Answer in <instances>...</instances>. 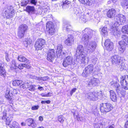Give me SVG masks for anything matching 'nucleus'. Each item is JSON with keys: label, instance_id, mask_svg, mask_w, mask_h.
I'll return each instance as SVG.
<instances>
[{"label": "nucleus", "instance_id": "a18cd8bd", "mask_svg": "<svg viewBox=\"0 0 128 128\" xmlns=\"http://www.w3.org/2000/svg\"><path fill=\"white\" fill-rule=\"evenodd\" d=\"M30 2L28 0H24L22 2V6H25L28 2Z\"/></svg>", "mask_w": 128, "mask_h": 128}, {"label": "nucleus", "instance_id": "f704fd0d", "mask_svg": "<svg viewBox=\"0 0 128 128\" xmlns=\"http://www.w3.org/2000/svg\"><path fill=\"white\" fill-rule=\"evenodd\" d=\"M5 96L6 98H7L8 100L10 101V102L11 103L12 102L13 100V99L12 98V96H10V92H9L8 94H6Z\"/></svg>", "mask_w": 128, "mask_h": 128}, {"label": "nucleus", "instance_id": "9d476101", "mask_svg": "<svg viewBox=\"0 0 128 128\" xmlns=\"http://www.w3.org/2000/svg\"><path fill=\"white\" fill-rule=\"evenodd\" d=\"M46 41L44 39L40 38L37 40L36 41L34 47L36 50H41L46 44Z\"/></svg>", "mask_w": 128, "mask_h": 128}, {"label": "nucleus", "instance_id": "bb28decb", "mask_svg": "<svg viewBox=\"0 0 128 128\" xmlns=\"http://www.w3.org/2000/svg\"><path fill=\"white\" fill-rule=\"evenodd\" d=\"M6 73L4 66H2V65H1L0 66V75L4 78L6 76Z\"/></svg>", "mask_w": 128, "mask_h": 128}, {"label": "nucleus", "instance_id": "dca6fc26", "mask_svg": "<svg viewBox=\"0 0 128 128\" xmlns=\"http://www.w3.org/2000/svg\"><path fill=\"white\" fill-rule=\"evenodd\" d=\"M104 46L106 48L108 51L112 50L113 48V44L110 40H106Z\"/></svg>", "mask_w": 128, "mask_h": 128}, {"label": "nucleus", "instance_id": "0eeeda50", "mask_svg": "<svg viewBox=\"0 0 128 128\" xmlns=\"http://www.w3.org/2000/svg\"><path fill=\"white\" fill-rule=\"evenodd\" d=\"M86 45L85 47L86 48V50L88 53L90 54L93 52L96 49L97 46L96 42L94 40L91 41L89 43Z\"/></svg>", "mask_w": 128, "mask_h": 128}, {"label": "nucleus", "instance_id": "bf43d9fd", "mask_svg": "<svg viewBox=\"0 0 128 128\" xmlns=\"http://www.w3.org/2000/svg\"><path fill=\"white\" fill-rule=\"evenodd\" d=\"M78 8H74V13L77 14H78Z\"/></svg>", "mask_w": 128, "mask_h": 128}, {"label": "nucleus", "instance_id": "338daca9", "mask_svg": "<svg viewBox=\"0 0 128 128\" xmlns=\"http://www.w3.org/2000/svg\"><path fill=\"white\" fill-rule=\"evenodd\" d=\"M12 92L14 94H16L18 93L17 90L14 89L13 90Z\"/></svg>", "mask_w": 128, "mask_h": 128}, {"label": "nucleus", "instance_id": "c756f323", "mask_svg": "<svg viewBox=\"0 0 128 128\" xmlns=\"http://www.w3.org/2000/svg\"><path fill=\"white\" fill-rule=\"evenodd\" d=\"M22 81L20 80H16L12 81V84L14 86H17L21 85V84H22Z\"/></svg>", "mask_w": 128, "mask_h": 128}, {"label": "nucleus", "instance_id": "49530a36", "mask_svg": "<svg viewBox=\"0 0 128 128\" xmlns=\"http://www.w3.org/2000/svg\"><path fill=\"white\" fill-rule=\"evenodd\" d=\"M31 43V42L30 41L27 42V41H25L23 42V44L24 46L27 47L28 44L30 45Z\"/></svg>", "mask_w": 128, "mask_h": 128}, {"label": "nucleus", "instance_id": "7c9ffc66", "mask_svg": "<svg viewBox=\"0 0 128 128\" xmlns=\"http://www.w3.org/2000/svg\"><path fill=\"white\" fill-rule=\"evenodd\" d=\"M90 73L84 69L83 70L82 75V77L86 78L90 76Z\"/></svg>", "mask_w": 128, "mask_h": 128}, {"label": "nucleus", "instance_id": "1a4fd4ad", "mask_svg": "<svg viewBox=\"0 0 128 128\" xmlns=\"http://www.w3.org/2000/svg\"><path fill=\"white\" fill-rule=\"evenodd\" d=\"M62 46L61 44L58 45L56 52V56L57 58L60 59L63 58L67 54V52L62 51Z\"/></svg>", "mask_w": 128, "mask_h": 128}, {"label": "nucleus", "instance_id": "09e8293b", "mask_svg": "<svg viewBox=\"0 0 128 128\" xmlns=\"http://www.w3.org/2000/svg\"><path fill=\"white\" fill-rule=\"evenodd\" d=\"M28 88H29L28 89L29 90L32 91H34L35 90V88L34 86L32 85L31 86L30 85V86H29Z\"/></svg>", "mask_w": 128, "mask_h": 128}, {"label": "nucleus", "instance_id": "6ab92c4d", "mask_svg": "<svg viewBox=\"0 0 128 128\" xmlns=\"http://www.w3.org/2000/svg\"><path fill=\"white\" fill-rule=\"evenodd\" d=\"M74 38L73 36L69 34L68 36V38L65 41V44L68 46H71L74 42Z\"/></svg>", "mask_w": 128, "mask_h": 128}, {"label": "nucleus", "instance_id": "c9c22d12", "mask_svg": "<svg viewBox=\"0 0 128 128\" xmlns=\"http://www.w3.org/2000/svg\"><path fill=\"white\" fill-rule=\"evenodd\" d=\"M122 31L123 32L128 34V26L126 25L123 26L122 29Z\"/></svg>", "mask_w": 128, "mask_h": 128}, {"label": "nucleus", "instance_id": "2eb2a0df", "mask_svg": "<svg viewBox=\"0 0 128 128\" xmlns=\"http://www.w3.org/2000/svg\"><path fill=\"white\" fill-rule=\"evenodd\" d=\"M97 79L92 77L88 80H86V84L88 86L92 87L96 85L97 82Z\"/></svg>", "mask_w": 128, "mask_h": 128}, {"label": "nucleus", "instance_id": "e2e57ef3", "mask_svg": "<svg viewBox=\"0 0 128 128\" xmlns=\"http://www.w3.org/2000/svg\"><path fill=\"white\" fill-rule=\"evenodd\" d=\"M38 86H39L38 89L40 91H41L42 90H44V88L40 86V85H38Z\"/></svg>", "mask_w": 128, "mask_h": 128}, {"label": "nucleus", "instance_id": "ddd939ff", "mask_svg": "<svg viewBox=\"0 0 128 128\" xmlns=\"http://www.w3.org/2000/svg\"><path fill=\"white\" fill-rule=\"evenodd\" d=\"M47 60L50 62H52L55 58L54 50L53 49L48 50L46 56Z\"/></svg>", "mask_w": 128, "mask_h": 128}, {"label": "nucleus", "instance_id": "412c9836", "mask_svg": "<svg viewBox=\"0 0 128 128\" xmlns=\"http://www.w3.org/2000/svg\"><path fill=\"white\" fill-rule=\"evenodd\" d=\"M25 122L29 126L33 128L36 127V124L35 122L33 119L30 118L26 120Z\"/></svg>", "mask_w": 128, "mask_h": 128}, {"label": "nucleus", "instance_id": "2f4dec72", "mask_svg": "<svg viewBox=\"0 0 128 128\" xmlns=\"http://www.w3.org/2000/svg\"><path fill=\"white\" fill-rule=\"evenodd\" d=\"M121 5L123 8H128V0H123V1L121 2Z\"/></svg>", "mask_w": 128, "mask_h": 128}, {"label": "nucleus", "instance_id": "72a5a7b5", "mask_svg": "<svg viewBox=\"0 0 128 128\" xmlns=\"http://www.w3.org/2000/svg\"><path fill=\"white\" fill-rule=\"evenodd\" d=\"M101 33L104 35H107L108 34V29L106 27H103L101 30Z\"/></svg>", "mask_w": 128, "mask_h": 128}, {"label": "nucleus", "instance_id": "864d4df0", "mask_svg": "<svg viewBox=\"0 0 128 128\" xmlns=\"http://www.w3.org/2000/svg\"><path fill=\"white\" fill-rule=\"evenodd\" d=\"M50 100H42V101L41 102V103L42 104H45L46 103L47 104H50Z\"/></svg>", "mask_w": 128, "mask_h": 128}, {"label": "nucleus", "instance_id": "774afa93", "mask_svg": "<svg viewBox=\"0 0 128 128\" xmlns=\"http://www.w3.org/2000/svg\"><path fill=\"white\" fill-rule=\"evenodd\" d=\"M39 120L40 121H42L43 120V117L41 116H40L38 118Z\"/></svg>", "mask_w": 128, "mask_h": 128}, {"label": "nucleus", "instance_id": "c85d7f7f", "mask_svg": "<svg viewBox=\"0 0 128 128\" xmlns=\"http://www.w3.org/2000/svg\"><path fill=\"white\" fill-rule=\"evenodd\" d=\"M85 69L91 74L94 69V66L92 64H90L86 67Z\"/></svg>", "mask_w": 128, "mask_h": 128}, {"label": "nucleus", "instance_id": "79ce46f5", "mask_svg": "<svg viewBox=\"0 0 128 128\" xmlns=\"http://www.w3.org/2000/svg\"><path fill=\"white\" fill-rule=\"evenodd\" d=\"M58 120L60 123H63L65 119L63 116H58Z\"/></svg>", "mask_w": 128, "mask_h": 128}, {"label": "nucleus", "instance_id": "f8f14e48", "mask_svg": "<svg viewBox=\"0 0 128 128\" xmlns=\"http://www.w3.org/2000/svg\"><path fill=\"white\" fill-rule=\"evenodd\" d=\"M14 10L12 6H9L4 12V13L7 18L9 19L12 18L14 14Z\"/></svg>", "mask_w": 128, "mask_h": 128}, {"label": "nucleus", "instance_id": "e433bc0d", "mask_svg": "<svg viewBox=\"0 0 128 128\" xmlns=\"http://www.w3.org/2000/svg\"><path fill=\"white\" fill-rule=\"evenodd\" d=\"M74 118H76L78 121H82L83 120V118L82 117L80 116L78 114L76 115V114L74 113Z\"/></svg>", "mask_w": 128, "mask_h": 128}, {"label": "nucleus", "instance_id": "f257e3e1", "mask_svg": "<svg viewBox=\"0 0 128 128\" xmlns=\"http://www.w3.org/2000/svg\"><path fill=\"white\" fill-rule=\"evenodd\" d=\"M75 56L76 58L74 60V63L75 64L82 63L86 64V56L84 52V48L82 46L79 45L78 46Z\"/></svg>", "mask_w": 128, "mask_h": 128}, {"label": "nucleus", "instance_id": "3c124183", "mask_svg": "<svg viewBox=\"0 0 128 128\" xmlns=\"http://www.w3.org/2000/svg\"><path fill=\"white\" fill-rule=\"evenodd\" d=\"M115 89L118 94H119L121 93V90L120 89V87L115 88Z\"/></svg>", "mask_w": 128, "mask_h": 128}, {"label": "nucleus", "instance_id": "603ef678", "mask_svg": "<svg viewBox=\"0 0 128 128\" xmlns=\"http://www.w3.org/2000/svg\"><path fill=\"white\" fill-rule=\"evenodd\" d=\"M113 33L114 35H116L118 34V31L117 29H114L113 31Z\"/></svg>", "mask_w": 128, "mask_h": 128}, {"label": "nucleus", "instance_id": "b1692460", "mask_svg": "<svg viewBox=\"0 0 128 128\" xmlns=\"http://www.w3.org/2000/svg\"><path fill=\"white\" fill-rule=\"evenodd\" d=\"M70 2L68 0H63L62 4V8L65 9L70 7Z\"/></svg>", "mask_w": 128, "mask_h": 128}, {"label": "nucleus", "instance_id": "5fc2aeb1", "mask_svg": "<svg viewBox=\"0 0 128 128\" xmlns=\"http://www.w3.org/2000/svg\"><path fill=\"white\" fill-rule=\"evenodd\" d=\"M23 64H19L18 65V68L20 69H22L24 68Z\"/></svg>", "mask_w": 128, "mask_h": 128}, {"label": "nucleus", "instance_id": "393cba45", "mask_svg": "<svg viewBox=\"0 0 128 128\" xmlns=\"http://www.w3.org/2000/svg\"><path fill=\"white\" fill-rule=\"evenodd\" d=\"M109 92L110 94V98L111 100L114 102L116 101L117 98L115 92L112 90H110Z\"/></svg>", "mask_w": 128, "mask_h": 128}, {"label": "nucleus", "instance_id": "cd10ccee", "mask_svg": "<svg viewBox=\"0 0 128 128\" xmlns=\"http://www.w3.org/2000/svg\"><path fill=\"white\" fill-rule=\"evenodd\" d=\"M31 83L30 81H26L25 82L24 84H22L20 86V87L24 89V88H28L30 85Z\"/></svg>", "mask_w": 128, "mask_h": 128}, {"label": "nucleus", "instance_id": "f3484780", "mask_svg": "<svg viewBox=\"0 0 128 128\" xmlns=\"http://www.w3.org/2000/svg\"><path fill=\"white\" fill-rule=\"evenodd\" d=\"M127 76H122L120 78V82L122 86V88L126 90H128L127 88V81L128 80Z\"/></svg>", "mask_w": 128, "mask_h": 128}, {"label": "nucleus", "instance_id": "f03ea898", "mask_svg": "<svg viewBox=\"0 0 128 128\" xmlns=\"http://www.w3.org/2000/svg\"><path fill=\"white\" fill-rule=\"evenodd\" d=\"M83 33L86 34L87 32L88 34H83L82 38V41L84 42L85 44H88L90 39L92 37L93 35L96 33V30H93L89 28H86L82 31Z\"/></svg>", "mask_w": 128, "mask_h": 128}, {"label": "nucleus", "instance_id": "6e6d98bb", "mask_svg": "<svg viewBox=\"0 0 128 128\" xmlns=\"http://www.w3.org/2000/svg\"><path fill=\"white\" fill-rule=\"evenodd\" d=\"M23 66L24 67L26 68H30V66L28 64H24Z\"/></svg>", "mask_w": 128, "mask_h": 128}, {"label": "nucleus", "instance_id": "052dcab7", "mask_svg": "<svg viewBox=\"0 0 128 128\" xmlns=\"http://www.w3.org/2000/svg\"><path fill=\"white\" fill-rule=\"evenodd\" d=\"M7 116H6V113H4L3 115V116L2 118V120H4L6 118Z\"/></svg>", "mask_w": 128, "mask_h": 128}, {"label": "nucleus", "instance_id": "ea45409f", "mask_svg": "<svg viewBox=\"0 0 128 128\" xmlns=\"http://www.w3.org/2000/svg\"><path fill=\"white\" fill-rule=\"evenodd\" d=\"M12 118L11 116L8 117L6 118V124L7 125H9V124L12 121Z\"/></svg>", "mask_w": 128, "mask_h": 128}, {"label": "nucleus", "instance_id": "39448f33", "mask_svg": "<svg viewBox=\"0 0 128 128\" xmlns=\"http://www.w3.org/2000/svg\"><path fill=\"white\" fill-rule=\"evenodd\" d=\"M66 57L64 60L62 65L63 66L64 68L68 67L72 64L73 59L72 57L71 56V54L67 52V54L64 57Z\"/></svg>", "mask_w": 128, "mask_h": 128}, {"label": "nucleus", "instance_id": "6e6552de", "mask_svg": "<svg viewBox=\"0 0 128 128\" xmlns=\"http://www.w3.org/2000/svg\"><path fill=\"white\" fill-rule=\"evenodd\" d=\"M114 20L116 22L114 23L115 26H118L119 25L122 24L124 23L126 21V17L123 15L119 14L116 16L114 18Z\"/></svg>", "mask_w": 128, "mask_h": 128}, {"label": "nucleus", "instance_id": "9b49d317", "mask_svg": "<svg viewBox=\"0 0 128 128\" xmlns=\"http://www.w3.org/2000/svg\"><path fill=\"white\" fill-rule=\"evenodd\" d=\"M27 28V26L25 24H22L19 26L18 30V35L20 38H21L24 37Z\"/></svg>", "mask_w": 128, "mask_h": 128}, {"label": "nucleus", "instance_id": "a19ab883", "mask_svg": "<svg viewBox=\"0 0 128 128\" xmlns=\"http://www.w3.org/2000/svg\"><path fill=\"white\" fill-rule=\"evenodd\" d=\"M94 128H102V124L101 123H96L94 124Z\"/></svg>", "mask_w": 128, "mask_h": 128}, {"label": "nucleus", "instance_id": "4d7b16f0", "mask_svg": "<svg viewBox=\"0 0 128 128\" xmlns=\"http://www.w3.org/2000/svg\"><path fill=\"white\" fill-rule=\"evenodd\" d=\"M5 57L6 60L8 62L10 60V59L8 58V54L7 53L6 54Z\"/></svg>", "mask_w": 128, "mask_h": 128}, {"label": "nucleus", "instance_id": "a878e982", "mask_svg": "<svg viewBox=\"0 0 128 128\" xmlns=\"http://www.w3.org/2000/svg\"><path fill=\"white\" fill-rule=\"evenodd\" d=\"M18 60L20 62L26 63H28L29 60L24 56L22 55L18 56Z\"/></svg>", "mask_w": 128, "mask_h": 128}, {"label": "nucleus", "instance_id": "4468645a", "mask_svg": "<svg viewBox=\"0 0 128 128\" xmlns=\"http://www.w3.org/2000/svg\"><path fill=\"white\" fill-rule=\"evenodd\" d=\"M54 25L51 22H48L46 24V28L49 30V33L51 35L53 34L54 31Z\"/></svg>", "mask_w": 128, "mask_h": 128}, {"label": "nucleus", "instance_id": "20e7f679", "mask_svg": "<svg viewBox=\"0 0 128 128\" xmlns=\"http://www.w3.org/2000/svg\"><path fill=\"white\" fill-rule=\"evenodd\" d=\"M103 94L101 91L99 92H86L85 94V96L87 98L90 100L95 101L98 99V96H101V98H102V96H103Z\"/></svg>", "mask_w": 128, "mask_h": 128}, {"label": "nucleus", "instance_id": "680f3d73", "mask_svg": "<svg viewBox=\"0 0 128 128\" xmlns=\"http://www.w3.org/2000/svg\"><path fill=\"white\" fill-rule=\"evenodd\" d=\"M48 76H46L42 77V80L45 81L47 80L48 78Z\"/></svg>", "mask_w": 128, "mask_h": 128}, {"label": "nucleus", "instance_id": "37998d69", "mask_svg": "<svg viewBox=\"0 0 128 128\" xmlns=\"http://www.w3.org/2000/svg\"><path fill=\"white\" fill-rule=\"evenodd\" d=\"M112 86L114 87L115 89V88L120 87V85L117 82H114L112 84Z\"/></svg>", "mask_w": 128, "mask_h": 128}, {"label": "nucleus", "instance_id": "a211bd4d", "mask_svg": "<svg viewBox=\"0 0 128 128\" xmlns=\"http://www.w3.org/2000/svg\"><path fill=\"white\" fill-rule=\"evenodd\" d=\"M120 60L118 56L114 55L111 58V62L113 64L117 66L120 62Z\"/></svg>", "mask_w": 128, "mask_h": 128}, {"label": "nucleus", "instance_id": "5701e85b", "mask_svg": "<svg viewBox=\"0 0 128 128\" xmlns=\"http://www.w3.org/2000/svg\"><path fill=\"white\" fill-rule=\"evenodd\" d=\"M116 13L115 9L112 8L107 12L106 14L107 16L110 18H112L114 17Z\"/></svg>", "mask_w": 128, "mask_h": 128}, {"label": "nucleus", "instance_id": "0e129e2a", "mask_svg": "<svg viewBox=\"0 0 128 128\" xmlns=\"http://www.w3.org/2000/svg\"><path fill=\"white\" fill-rule=\"evenodd\" d=\"M42 13V10H41L40 9H39L38 10L37 13H36V14H41Z\"/></svg>", "mask_w": 128, "mask_h": 128}, {"label": "nucleus", "instance_id": "8fccbe9b", "mask_svg": "<svg viewBox=\"0 0 128 128\" xmlns=\"http://www.w3.org/2000/svg\"><path fill=\"white\" fill-rule=\"evenodd\" d=\"M39 107V106L38 105L37 106H32L31 108V109L33 110H36L38 109Z\"/></svg>", "mask_w": 128, "mask_h": 128}, {"label": "nucleus", "instance_id": "de8ad7c7", "mask_svg": "<svg viewBox=\"0 0 128 128\" xmlns=\"http://www.w3.org/2000/svg\"><path fill=\"white\" fill-rule=\"evenodd\" d=\"M30 2L32 4L36 5L38 2L37 0H30Z\"/></svg>", "mask_w": 128, "mask_h": 128}, {"label": "nucleus", "instance_id": "423d86ee", "mask_svg": "<svg viewBox=\"0 0 128 128\" xmlns=\"http://www.w3.org/2000/svg\"><path fill=\"white\" fill-rule=\"evenodd\" d=\"M113 108V106L108 103H103L100 104V111L103 113L110 111Z\"/></svg>", "mask_w": 128, "mask_h": 128}, {"label": "nucleus", "instance_id": "4c0bfd02", "mask_svg": "<svg viewBox=\"0 0 128 128\" xmlns=\"http://www.w3.org/2000/svg\"><path fill=\"white\" fill-rule=\"evenodd\" d=\"M12 66L14 68H16L18 64L16 62V61L14 60H12L11 62Z\"/></svg>", "mask_w": 128, "mask_h": 128}, {"label": "nucleus", "instance_id": "58836bf2", "mask_svg": "<svg viewBox=\"0 0 128 128\" xmlns=\"http://www.w3.org/2000/svg\"><path fill=\"white\" fill-rule=\"evenodd\" d=\"M18 124L16 121H14L12 123V125L9 126L10 128H18Z\"/></svg>", "mask_w": 128, "mask_h": 128}, {"label": "nucleus", "instance_id": "c03bdc74", "mask_svg": "<svg viewBox=\"0 0 128 128\" xmlns=\"http://www.w3.org/2000/svg\"><path fill=\"white\" fill-rule=\"evenodd\" d=\"M121 70H125L126 68L125 64L124 63H121L120 66Z\"/></svg>", "mask_w": 128, "mask_h": 128}, {"label": "nucleus", "instance_id": "13d9d810", "mask_svg": "<svg viewBox=\"0 0 128 128\" xmlns=\"http://www.w3.org/2000/svg\"><path fill=\"white\" fill-rule=\"evenodd\" d=\"M76 90V88H74L70 92V94L71 96H72L73 93L75 92Z\"/></svg>", "mask_w": 128, "mask_h": 128}, {"label": "nucleus", "instance_id": "69168bd1", "mask_svg": "<svg viewBox=\"0 0 128 128\" xmlns=\"http://www.w3.org/2000/svg\"><path fill=\"white\" fill-rule=\"evenodd\" d=\"M30 78H32L34 79H36V78H37V77L35 76H34L32 75H30Z\"/></svg>", "mask_w": 128, "mask_h": 128}, {"label": "nucleus", "instance_id": "aec40b11", "mask_svg": "<svg viewBox=\"0 0 128 128\" xmlns=\"http://www.w3.org/2000/svg\"><path fill=\"white\" fill-rule=\"evenodd\" d=\"M26 11L28 14L32 15L34 14H36V10L34 6H27L26 8Z\"/></svg>", "mask_w": 128, "mask_h": 128}, {"label": "nucleus", "instance_id": "7ed1b4c3", "mask_svg": "<svg viewBox=\"0 0 128 128\" xmlns=\"http://www.w3.org/2000/svg\"><path fill=\"white\" fill-rule=\"evenodd\" d=\"M122 40L120 41L118 44L120 46L118 50L120 53H123L126 50V47H128V36L125 35L122 36Z\"/></svg>", "mask_w": 128, "mask_h": 128}, {"label": "nucleus", "instance_id": "473e14b6", "mask_svg": "<svg viewBox=\"0 0 128 128\" xmlns=\"http://www.w3.org/2000/svg\"><path fill=\"white\" fill-rule=\"evenodd\" d=\"M85 3L82 2L81 3L83 4H86V5L88 6L91 5L92 4H94V0H85Z\"/></svg>", "mask_w": 128, "mask_h": 128}, {"label": "nucleus", "instance_id": "4be33fe9", "mask_svg": "<svg viewBox=\"0 0 128 128\" xmlns=\"http://www.w3.org/2000/svg\"><path fill=\"white\" fill-rule=\"evenodd\" d=\"M71 26L69 24V22L65 21L63 23V30L66 31H69L71 30Z\"/></svg>", "mask_w": 128, "mask_h": 128}]
</instances>
